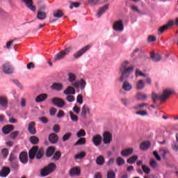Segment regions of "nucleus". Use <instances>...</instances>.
<instances>
[{
  "label": "nucleus",
  "instance_id": "nucleus-31",
  "mask_svg": "<svg viewBox=\"0 0 178 178\" xmlns=\"http://www.w3.org/2000/svg\"><path fill=\"white\" fill-rule=\"evenodd\" d=\"M150 58L152 59L153 62H159L161 59H162L161 55L154 53L150 54Z\"/></svg>",
  "mask_w": 178,
  "mask_h": 178
},
{
  "label": "nucleus",
  "instance_id": "nucleus-54",
  "mask_svg": "<svg viewBox=\"0 0 178 178\" xmlns=\"http://www.w3.org/2000/svg\"><path fill=\"white\" fill-rule=\"evenodd\" d=\"M1 155L3 158H8V155H9V150L7 148H4L1 150Z\"/></svg>",
  "mask_w": 178,
  "mask_h": 178
},
{
  "label": "nucleus",
  "instance_id": "nucleus-46",
  "mask_svg": "<svg viewBox=\"0 0 178 178\" xmlns=\"http://www.w3.org/2000/svg\"><path fill=\"white\" fill-rule=\"evenodd\" d=\"M86 143V138H80L76 141V143H75L74 145H84Z\"/></svg>",
  "mask_w": 178,
  "mask_h": 178
},
{
  "label": "nucleus",
  "instance_id": "nucleus-23",
  "mask_svg": "<svg viewBox=\"0 0 178 178\" xmlns=\"http://www.w3.org/2000/svg\"><path fill=\"white\" fill-rule=\"evenodd\" d=\"M15 130V127L13 125H6L2 128V131L4 134H9L10 131Z\"/></svg>",
  "mask_w": 178,
  "mask_h": 178
},
{
  "label": "nucleus",
  "instance_id": "nucleus-5",
  "mask_svg": "<svg viewBox=\"0 0 178 178\" xmlns=\"http://www.w3.org/2000/svg\"><path fill=\"white\" fill-rule=\"evenodd\" d=\"M77 76L76 74L69 72L67 74V80L69 83H71L72 86L74 87V88H79L80 86L79 85V82L76 81Z\"/></svg>",
  "mask_w": 178,
  "mask_h": 178
},
{
  "label": "nucleus",
  "instance_id": "nucleus-15",
  "mask_svg": "<svg viewBox=\"0 0 178 178\" xmlns=\"http://www.w3.org/2000/svg\"><path fill=\"white\" fill-rule=\"evenodd\" d=\"M108 9H109V5L108 4H106L104 6L99 8L96 15L97 17H101L104 13L108 10Z\"/></svg>",
  "mask_w": 178,
  "mask_h": 178
},
{
  "label": "nucleus",
  "instance_id": "nucleus-1",
  "mask_svg": "<svg viewBox=\"0 0 178 178\" xmlns=\"http://www.w3.org/2000/svg\"><path fill=\"white\" fill-rule=\"evenodd\" d=\"M173 94V90L165 89L163 91V94L158 95L154 92L152 94V99H153V103L156 104V101H161V102H165L168 98Z\"/></svg>",
  "mask_w": 178,
  "mask_h": 178
},
{
  "label": "nucleus",
  "instance_id": "nucleus-61",
  "mask_svg": "<svg viewBox=\"0 0 178 178\" xmlns=\"http://www.w3.org/2000/svg\"><path fill=\"white\" fill-rule=\"evenodd\" d=\"M13 81L15 84H16V86H17V87H19V88H20V90H23V85H22V83H20L18 80L15 79L13 80Z\"/></svg>",
  "mask_w": 178,
  "mask_h": 178
},
{
  "label": "nucleus",
  "instance_id": "nucleus-44",
  "mask_svg": "<svg viewBox=\"0 0 178 178\" xmlns=\"http://www.w3.org/2000/svg\"><path fill=\"white\" fill-rule=\"evenodd\" d=\"M137 159H138V156L137 155L132 156L127 159V163L131 164L136 163V161H137Z\"/></svg>",
  "mask_w": 178,
  "mask_h": 178
},
{
  "label": "nucleus",
  "instance_id": "nucleus-49",
  "mask_svg": "<svg viewBox=\"0 0 178 178\" xmlns=\"http://www.w3.org/2000/svg\"><path fill=\"white\" fill-rule=\"evenodd\" d=\"M150 166L152 169H156L158 166V163L153 158L150 159Z\"/></svg>",
  "mask_w": 178,
  "mask_h": 178
},
{
  "label": "nucleus",
  "instance_id": "nucleus-13",
  "mask_svg": "<svg viewBox=\"0 0 178 178\" xmlns=\"http://www.w3.org/2000/svg\"><path fill=\"white\" fill-rule=\"evenodd\" d=\"M123 83H122V90H124V91H131V90H133V86H131V84H130V82H129L127 80H124L123 81Z\"/></svg>",
  "mask_w": 178,
  "mask_h": 178
},
{
  "label": "nucleus",
  "instance_id": "nucleus-25",
  "mask_svg": "<svg viewBox=\"0 0 178 178\" xmlns=\"http://www.w3.org/2000/svg\"><path fill=\"white\" fill-rule=\"evenodd\" d=\"M47 98H48V95L46 93L40 94L36 97L35 102H44Z\"/></svg>",
  "mask_w": 178,
  "mask_h": 178
},
{
  "label": "nucleus",
  "instance_id": "nucleus-28",
  "mask_svg": "<svg viewBox=\"0 0 178 178\" xmlns=\"http://www.w3.org/2000/svg\"><path fill=\"white\" fill-rule=\"evenodd\" d=\"M132 152H134V149L133 148H127L121 152V155L122 156H129V155H131Z\"/></svg>",
  "mask_w": 178,
  "mask_h": 178
},
{
  "label": "nucleus",
  "instance_id": "nucleus-42",
  "mask_svg": "<svg viewBox=\"0 0 178 178\" xmlns=\"http://www.w3.org/2000/svg\"><path fill=\"white\" fill-rule=\"evenodd\" d=\"M70 118L72 122H78L79 121V117L73 113V111H70Z\"/></svg>",
  "mask_w": 178,
  "mask_h": 178
},
{
  "label": "nucleus",
  "instance_id": "nucleus-35",
  "mask_svg": "<svg viewBox=\"0 0 178 178\" xmlns=\"http://www.w3.org/2000/svg\"><path fill=\"white\" fill-rule=\"evenodd\" d=\"M0 106L3 108L8 106V99L5 97H0Z\"/></svg>",
  "mask_w": 178,
  "mask_h": 178
},
{
  "label": "nucleus",
  "instance_id": "nucleus-2",
  "mask_svg": "<svg viewBox=\"0 0 178 178\" xmlns=\"http://www.w3.org/2000/svg\"><path fill=\"white\" fill-rule=\"evenodd\" d=\"M73 49V47H69L65 48L64 50H62L60 52L56 54L53 59V62H58V60H62L65 59L66 55L70 54V51Z\"/></svg>",
  "mask_w": 178,
  "mask_h": 178
},
{
  "label": "nucleus",
  "instance_id": "nucleus-39",
  "mask_svg": "<svg viewBox=\"0 0 178 178\" xmlns=\"http://www.w3.org/2000/svg\"><path fill=\"white\" fill-rule=\"evenodd\" d=\"M78 84L79 86V88H80L83 91V90H85L86 86H87V82H86L84 79H81L78 82Z\"/></svg>",
  "mask_w": 178,
  "mask_h": 178
},
{
  "label": "nucleus",
  "instance_id": "nucleus-27",
  "mask_svg": "<svg viewBox=\"0 0 178 178\" xmlns=\"http://www.w3.org/2000/svg\"><path fill=\"white\" fill-rule=\"evenodd\" d=\"M87 113H90V107L88 105L84 104L82 107L81 115L82 117L86 118Z\"/></svg>",
  "mask_w": 178,
  "mask_h": 178
},
{
  "label": "nucleus",
  "instance_id": "nucleus-17",
  "mask_svg": "<svg viewBox=\"0 0 178 178\" xmlns=\"http://www.w3.org/2000/svg\"><path fill=\"white\" fill-rule=\"evenodd\" d=\"M19 161L22 163H27V162H29V155L26 152H22L20 153Z\"/></svg>",
  "mask_w": 178,
  "mask_h": 178
},
{
  "label": "nucleus",
  "instance_id": "nucleus-8",
  "mask_svg": "<svg viewBox=\"0 0 178 178\" xmlns=\"http://www.w3.org/2000/svg\"><path fill=\"white\" fill-rule=\"evenodd\" d=\"M90 48H91L90 45H86L83 47L82 49H81L79 51L74 54V58L75 59H79V58L83 56V55H84V54H86L87 51L90 49Z\"/></svg>",
  "mask_w": 178,
  "mask_h": 178
},
{
  "label": "nucleus",
  "instance_id": "nucleus-33",
  "mask_svg": "<svg viewBox=\"0 0 178 178\" xmlns=\"http://www.w3.org/2000/svg\"><path fill=\"white\" fill-rule=\"evenodd\" d=\"M54 17L57 19H60L63 16V12L61 10H55L53 13Z\"/></svg>",
  "mask_w": 178,
  "mask_h": 178
},
{
  "label": "nucleus",
  "instance_id": "nucleus-20",
  "mask_svg": "<svg viewBox=\"0 0 178 178\" xmlns=\"http://www.w3.org/2000/svg\"><path fill=\"white\" fill-rule=\"evenodd\" d=\"M51 90H54L55 91H62L63 90V84L60 83H54L51 87Z\"/></svg>",
  "mask_w": 178,
  "mask_h": 178
},
{
  "label": "nucleus",
  "instance_id": "nucleus-63",
  "mask_svg": "<svg viewBox=\"0 0 178 178\" xmlns=\"http://www.w3.org/2000/svg\"><path fill=\"white\" fill-rule=\"evenodd\" d=\"M39 120L42 122V123L47 124L49 120L46 117H40Z\"/></svg>",
  "mask_w": 178,
  "mask_h": 178
},
{
  "label": "nucleus",
  "instance_id": "nucleus-58",
  "mask_svg": "<svg viewBox=\"0 0 178 178\" xmlns=\"http://www.w3.org/2000/svg\"><path fill=\"white\" fill-rule=\"evenodd\" d=\"M130 8L131 10H133V12H136V13H140V9H138V7H137V6L131 5Z\"/></svg>",
  "mask_w": 178,
  "mask_h": 178
},
{
  "label": "nucleus",
  "instance_id": "nucleus-10",
  "mask_svg": "<svg viewBox=\"0 0 178 178\" xmlns=\"http://www.w3.org/2000/svg\"><path fill=\"white\" fill-rule=\"evenodd\" d=\"M113 30H115V31H123V30H124V26H123V21L119 20L115 22L113 24Z\"/></svg>",
  "mask_w": 178,
  "mask_h": 178
},
{
  "label": "nucleus",
  "instance_id": "nucleus-62",
  "mask_svg": "<svg viewBox=\"0 0 178 178\" xmlns=\"http://www.w3.org/2000/svg\"><path fill=\"white\" fill-rule=\"evenodd\" d=\"M65 116V111L63 110H59L58 113H57V118L60 119V118H63Z\"/></svg>",
  "mask_w": 178,
  "mask_h": 178
},
{
  "label": "nucleus",
  "instance_id": "nucleus-26",
  "mask_svg": "<svg viewBox=\"0 0 178 178\" xmlns=\"http://www.w3.org/2000/svg\"><path fill=\"white\" fill-rule=\"evenodd\" d=\"M9 173H10V168L8 167H3L0 172V176L1 177H6Z\"/></svg>",
  "mask_w": 178,
  "mask_h": 178
},
{
  "label": "nucleus",
  "instance_id": "nucleus-40",
  "mask_svg": "<svg viewBox=\"0 0 178 178\" xmlns=\"http://www.w3.org/2000/svg\"><path fill=\"white\" fill-rule=\"evenodd\" d=\"M136 99H138V101H145V99H147V95L138 92L136 95Z\"/></svg>",
  "mask_w": 178,
  "mask_h": 178
},
{
  "label": "nucleus",
  "instance_id": "nucleus-6",
  "mask_svg": "<svg viewBox=\"0 0 178 178\" xmlns=\"http://www.w3.org/2000/svg\"><path fill=\"white\" fill-rule=\"evenodd\" d=\"M2 70L5 74H12L13 73V66L9 62L4 63L2 65Z\"/></svg>",
  "mask_w": 178,
  "mask_h": 178
},
{
  "label": "nucleus",
  "instance_id": "nucleus-3",
  "mask_svg": "<svg viewBox=\"0 0 178 178\" xmlns=\"http://www.w3.org/2000/svg\"><path fill=\"white\" fill-rule=\"evenodd\" d=\"M55 169H56V164H55V163H50L47 166L41 170L40 175L43 177L48 176V175H51Z\"/></svg>",
  "mask_w": 178,
  "mask_h": 178
},
{
  "label": "nucleus",
  "instance_id": "nucleus-41",
  "mask_svg": "<svg viewBox=\"0 0 178 178\" xmlns=\"http://www.w3.org/2000/svg\"><path fill=\"white\" fill-rule=\"evenodd\" d=\"M62 156V153L60 152L57 151L54 153V156H52L53 161H59L60 157Z\"/></svg>",
  "mask_w": 178,
  "mask_h": 178
},
{
  "label": "nucleus",
  "instance_id": "nucleus-36",
  "mask_svg": "<svg viewBox=\"0 0 178 178\" xmlns=\"http://www.w3.org/2000/svg\"><path fill=\"white\" fill-rule=\"evenodd\" d=\"M97 165H99V166H102L104 163H105V159L103 156H99L96 159Z\"/></svg>",
  "mask_w": 178,
  "mask_h": 178
},
{
  "label": "nucleus",
  "instance_id": "nucleus-12",
  "mask_svg": "<svg viewBox=\"0 0 178 178\" xmlns=\"http://www.w3.org/2000/svg\"><path fill=\"white\" fill-rule=\"evenodd\" d=\"M10 162V165L12 168H15V163H16V161H17V156L15 154V152H11L8 159Z\"/></svg>",
  "mask_w": 178,
  "mask_h": 178
},
{
  "label": "nucleus",
  "instance_id": "nucleus-64",
  "mask_svg": "<svg viewBox=\"0 0 178 178\" xmlns=\"http://www.w3.org/2000/svg\"><path fill=\"white\" fill-rule=\"evenodd\" d=\"M72 111H74V112L76 113V115H79V113H80V107L74 106L72 108Z\"/></svg>",
  "mask_w": 178,
  "mask_h": 178
},
{
  "label": "nucleus",
  "instance_id": "nucleus-53",
  "mask_svg": "<svg viewBox=\"0 0 178 178\" xmlns=\"http://www.w3.org/2000/svg\"><path fill=\"white\" fill-rule=\"evenodd\" d=\"M101 2V0H88L89 5H91V6H95L96 5H98Z\"/></svg>",
  "mask_w": 178,
  "mask_h": 178
},
{
  "label": "nucleus",
  "instance_id": "nucleus-18",
  "mask_svg": "<svg viewBox=\"0 0 178 178\" xmlns=\"http://www.w3.org/2000/svg\"><path fill=\"white\" fill-rule=\"evenodd\" d=\"M22 2L25 3L26 8L32 10V12H35V6L33 5V0H22Z\"/></svg>",
  "mask_w": 178,
  "mask_h": 178
},
{
  "label": "nucleus",
  "instance_id": "nucleus-4",
  "mask_svg": "<svg viewBox=\"0 0 178 178\" xmlns=\"http://www.w3.org/2000/svg\"><path fill=\"white\" fill-rule=\"evenodd\" d=\"M134 70V66L131 65L128 67L127 68H125L124 70H120L121 72V76L120 78V81H124L129 76H130V73Z\"/></svg>",
  "mask_w": 178,
  "mask_h": 178
},
{
  "label": "nucleus",
  "instance_id": "nucleus-14",
  "mask_svg": "<svg viewBox=\"0 0 178 178\" xmlns=\"http://www.w3.org/2000/svg\"><path fill=\"white\" fill-rule=\"evenodd\" d=\"M63 94H65V95H74V94H76V89L72 86H67L63 91Z\"/></svg>",
  "mask_w": 178,
  "mask_h": 178
},
{
  "label": "nucleus",
  "instance_id": "nucleus-48",
  "mask_svg": "<svg viewBox=\"0 0 178 178\" xmlns=\"http://www.w3.org/2000/svg\"><path fill=\"white\" fill-rule=\"evenodd\" d=\"M86 131L83 129H80L77 133H76V136L79 138H81V137H85L86 136Z\"/></svg>",
  "mask_w": 178,
  "mask_h": 178
},
{
  "label": "nucleus",
  "instance_id": "nucleus-56",
  "mask_svg": "<svg viewBox=\"0 0 178 178\" xmlns=\"http://www.w3.org/2000/svg\"><path fill=\"white\" fill-rule=\"evenodd\" d=\"M17 136H19V131H15L14 132H12L10 134V137L13 140H15V138H16V137H17Z\"/></svg>",
  "mask_w": 178,
  "mask_h": 178
},
{
  "label": "nucleus",
  "instance_id": "nucleus-19",
  "mask_svg": "<svg viewBox=\"0 0 178 178\" xmlns=\"http://www.w3.org/2000/svg\"><path fill=\"white\" fill-rule=\"evenodd\" d=\"M59 140V136L55 133H51L49 136V141L51 144H56L58 143V140Z\"/></svg>",
  "mask_w": 178,
  "mask_h": 178
},
{
  "label": "nucleus",
  "instance_id": "nucleus-59",
  "mask_svg": "<svg viewBox=\"0 0 178 178\" xmlns=\"http://www.w3.org/2000/svg\"><path fill=\"white\" fill-rule=\"evenodd\" d=\"M80 5H81V3L79 2L71 3L70 9H73V8H79V6H80Z\"/></svg>",
  "mask_w": 178,
  "mask_h": 178
},
{
  "label": "nucleus",
  "instance_id": "nucleus-7",
  "mask_svg": "<svg viewBox=\"0 0 178 178\" xmlns=\"http://www.w3.org/2000/svg\"><path fill=\"white\" fill-rule=\"evenodd\" d=\"M173 24H174L173 20H169L166 24L159 28L158 34H163V33H165V31H166L167 30H169V29L172 27Z\"/></svg>",
  "mask_w": 178,
  "mask_h": 178
},
{
  "label": "nucleus",
  "instance_id": "nucleus-32",
  "mask_svg": "<svg viewBox=\"0 0 178 178\" xmlns=\"http://www.w3.org/2000/svg\"><path fill=\"white\" fill-rule=\"evenodd\" d=\"M145 87V82L144 80L140 79L136 83V88L137 90H143Z\"/></svg>",
  "mask_w": 178,
  "mask_h": 178
},
{
  "label": "nucleus",
  "instance_id": "nucleus-16",
  "mask_svg": "<svg viewBox=\"0 0 178 178\" xmlns=\"http://www.w3.org/2000/svg\"><path fill=\"white\" fill-rule=\"evenodd\" d=\"M111 138H112V134L106 131L103 134V142L104 144H111Z\"/></svg>",
  "mask_w": 178,
  "mask_h": 178
},
{
  "label": "nucleus",
  "instance_id": "nucleus-45",
  "mask_svg": "<svg viewBox=\"0 0 178 178\" xmlns=\"http://www.w3.org/2000/svg\"><path fill=\"white\" fill-rule=\"evenodd\" d=\"M72 134L71 132L66 133L62 138L63 143L69 140L70 137H72Z\"/></svg>",
  "mask_w": 178,
  "mask_h": 178
},
{
  "label": "nucleus",
  "instance_id": "nucleus-43",
  "mask_svg": "<svg viewBox=\"0 0 178 178\" xmlns=\"http://www.w3.org/2000/svg\"><path fill=\"white\" fill-rule=\"evenodd\" d=\"M142 170L146 175H149V173H151V168H149V167L145 164L142 165Z\"/></svg>",
  "mask_w": 178,
  "mask_h": 178
},
{
  "label": "nucleus",
  "instance_id": "nucleus-9",
  "mask_svg": "<svg viewBox=\"0 0 178 178\" xmlns=\"http://www.w3.org/2000/svg\"><path fill=\"white\" fill-rule=\"evenodd\" d=\"M51 102L55 105V106H57L58 108H63L65 105H66V103L63 99L59 97H54L51 99Z\"/></svg>",
  "mask_w": 178,
  "mask_h": 178
},
{
  "label": "nucleus",
  "instance_id": "nucleus-24",
  "mask_svg": "<svg viewBox=\"0 0 178 178\" xmlns=\"http://www.w3.org/2000/svg\"><path fill=\"white\" fill-rule=\"evenodd\" d=\"M81 172V170L79 167L73 168L70 170V176H80Z\"/></svg>",
  "mask_w": 178,
  "mask_h": 178
},
{
  "label": "nucleus",
  "instance_id": "nucleus-30",
  "mask_svg": "<svg viewBox=\"0 0 178 178\" xmlns=\"http://www.w3.org/2000/svg\"><path fill=\"white\" fill-rule=\"evenodd\" d=\"M36 17L38 19V20H45V19H47V13L44 11L38 10Z\"/></svg>",
  "mask_w": 178,
  "mask_h": 178
},
{
  "label": "nucleus",
  "instance_id": "nucleus-29",
  "mask_svg": "<svg viewBox=\"0 0 178 178\" xmlns=\"http://www.w3.org/2000/svg\"><path fill=\"white\" fill-rule=\"evenodd\" d=\"M149 147H151V143H149V141L143 142L140 145V149H142V151H145L148 149Z\"/></svg>",
  "mask_w": 178,
  "mask_h": 178
},
{
  "label": "nucleus",
  "instance_id": "nucleus-57",
  "mask_svg": "<svg viewBox=\"0 0 178 178\" xmlns=\"http://www.w3.org/2000/svg\"><path fill=\"white\" fill-rule=\"evenodd\" d=\"M76 102L79 104V105H81L83 104V95H78L76 97Z\"/></svg>",
  "mask_w": 178,
  "mask_h": 178
},
{
  "label": "nucleus",
  "instance_id": "nucleus-34",
  "mask_svg": "<svg viewBox=\"0 0 178 178\" xmlns=\"http://www.w3.org/2000/svg\"><path fill=\"white\" fill-rule=\"evenodd\" d=\"M55 153V147H49L46 151V155L48 157L52 156Z\"/></svg>",
  "mask_w": 178,
  "mask_h": 178
},
{
  "label": "nucleus",
  "instance_id": "nucleus-50",
  "mask_svg": "<svg viewBox=\"0 0 178 178\" xmlns=\"http://www.w3.org/2000/svg\"><path fill=\"white\" fill-rule=\"evenodd\" d=\"M144 106H147V104L145 103H142L140 104H138L136 106H134V109H136V111H141Z\"/></svg>",
  "mask_w": 178,
  "mask_h": 178
},
{
  "label": "nucleus",
  "instance_id": "nucleus-52",
  "mask_svg": "<svg viewBox=\"0 0 178 178\" xmlns=\"http://www.w3.org/2000/svg\"><path fill=\"white\" fill-rule=\"evenodd\" d=\"M67 96L66 97L65 99L68 102H74L76 101V98H74V96L72 95H67Z\"/></svg>",
  "mask_w": 178,
  "mask_h": 178
},
{
  "label": "nucleus",
  "instance_id": "nucleus-38",
  "mask_svg": "<svg viewBox=\"0 0 178 178\" xmlns=\"http://www.w3.org/2000/svg\"><path fill=\"white\" fill-rule=\"evenodd\" d=\"M29 141L31 143V144H33V145H36V144H38L40 143V138L37 136H31L29 138Z\"/></svg>",
  "mask_w": 178,
  "mask_h": 178
},
{
  "label": "nucleus",
  "instance_id": "nucleus-21",
  "mask_svg": "<svg viewBox=\"0 0 178 178\" xmlns=\"http://www.w3.org/2000/svg\"><path fill=\"white\" fill-rule=\"evenodd\" d=\"M28 131H29L30 134H35L37 133V130H35V122H31L29 124Z\"/></svg>",
  "mask_w": 178,
  "mask_h": 178
},
{
  "label": "nucleus",
  "instance_id": "nucleus-55",
  "mask_svg": "<svg viewBox=\"0 0 178 178\" xmlns=\"http://www.w3.org/2000/svg\"><path fill=\"white\" fill-rule=\"evenodd\" d=\"M136 77H138L139 76H143V77H147V74L145 73H143L139 69L136 70V73H135Z\"/></svg>",
  "mask_w": 178,
  "mask_h": 178
},
{
  "label": "nucleus",
  "instance_id": "nucleus-60",
  "mask_svg": "<svg viewBox=\"0 0 178 178\" xmlns=\"http://www.w3.org/2000/svg\"><path fill=\"white\" fill-rule=\"evenodd\" d=\"M53 131L54 133H59L60 131V127L58 124H55L53 127Z\"/></svg>",
  "mask_w": 178,
  "mask_h": 178
},
{
  "label": "nucleus",
  "instance_id": "nucleus-37",
  "mask_svg": "<svg viewBox=\"0 0 178 178\" xmlns=\"http://www.w3.org/2000/svg\"><path fill=\"white\" fill-rule=\"evenodd\" d=\"M36 159H41L44 156V149L38 148V151L36 152Z\"/></svg>",
  "mask_w": 178,
  "mask_h": 178
},
{
  "label": "nucleus",
  "instance_id": "nucleus-22",
  "mask_svg": "<svg viewBox=\"0 0 178 178\" xmlns=\"http://www.w3.org/2000/svg\"><path fill=\"white\" fill-rule=\"evenodd\" d=\"M37 151H38V146H33L30 150H29V158L30 159H34L35 158V155L37 154Z\"/></svg>",
  "mask_w": 178,
  "mask_h": 178
},
{
  "label": "nucleus",
  "instance_id": "nucleus-51",
  "mask_svg": "<svg viewBox=\"0 0 178 178\" xmlns=\"http://www.w3.org/2000/svg\"><path fill=\"white\" fill-rule=\"evenodd\" d=\"M86 156V152H81V153L74 156L75 159H83Z\"/></svg>",
  "mask_w": 178,
  "mask_h": 178
},
{
  "label": "nucleus",
  "instance_id": "nucleus-11",
  "mask_svg": "<svg viewBox=\"0 0 178 178\" xmlns=\"http://www.w3.org/2000/svg\"><path fill=\"white\" fill-rule=\"evenodd\" d=\"M92 141L95 147H98L101 145V143L102 142V136H101V135H95L93 136Z\"/></svg>",
  "mask_w": 178,
  "mask_h": 178
},
{
  "label": "nucleus",
  "instance_id": "nucleus-47",
  "mask_svg": "<svg viewBox=\"0 0 178 178\" xmlns=\"http://www.w3.org/2000/svg\"><path fill=\"white\" fill-rule=\"evenodd\" d=\"M116 162L118 166H122V165H124V163H126V161L124 160V159L120 156L117 158Z\"/></svg>",
  "mask_w": 178,
  "mask_h": 178
}]
</instances>
